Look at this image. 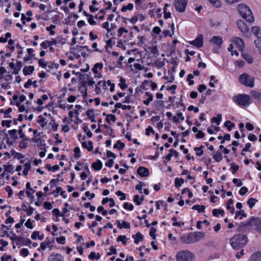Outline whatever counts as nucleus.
<instances>
[{"label":"nucleus","mask_w":261,"mask_h":261,"mask_svg":"<svg viewBox=\"0 0 261 261\" xmlns=\"http://www.w3.org/2000/svg\"><path fill=\"white\" fill-rule=\"evenodd\" d=\"M251 96L254 99H259L260 98V93L255 91H251L250 92Z\"/></svg>","instance_id":"a19ab883"},{"label":"nucleus","mask_w":261,"mask_h":261,"mask_svg":"<svg viewBox=\"0 0 261 261\" xmlns=\"http://www.w3.org/2000/svg\"><path fill=\"white\" fill-rule=\"evenodd\" d=\"M133 8H134L133 4L132 3H129L126 6H123L122 7L121 10L122 12H125L127 10L131 11L133 10Z\"/></svg>","instance_id":"e433bc0d"},{"label":"nucleus","mask_w":261,"mask_h":261,"mask_svg":"<svg viewBox=\"0 0 261 261\" xmlns=\"http://www.w3.org/2000/svg\"><path fill=\"white\" fill-rule=\"evenodd\" d=\"M65 237L64 236H61L59 238H56V241L61 244L64 245L65 244Z\"/></svg>","instance_id":"5fc2aeb1"},{"label":"nucleus","mask_w":261,"mask_h":261,"mask_svg":"<svg viewBox=\"0 0 261 261\" xmlns=\"http://www.w3.org/2000/svg\"><path fill=\"white\" fill-rule=\"evenodd\" d=\"M212 214L215 217H219L220 214L223 216L224 214V211L222 209H214L212 211Z\"/></svg>","instance_id":"393cba45"},{"label":"nucleus","mask_w":261,"mask_h":261,"mask_svg":"<svg viewBox=\"0 0 261 261\" xmlns=\"http://www.w3.org/2000/svg\"><path fill=\"white\" fill-rule=\"evenodd\" d=\"M233 43L238 46L239 49L241 51L245 48L244 42L241 38L239 37L236 38Z\"/></svg>","instance_id":"f8f14e48"},{"label":"nucleus","mask_w":261,"mask_h":261,"mask_svg":"<svg viewBox=\"0 0 261 261\" xmlns=\"http://www.w3.org/2000/svg\"><path fill=\"white\" fill-rule=\"evenodd\" d=\"M211 42L220 47L223 43L222 38L220 36H214L211 40Z\"/></svg>","instance_id":"4468645a"},{"label":"nucleus","mask_w":261,"mask_h":261,"mask_svg":"<svg viewBox=\"0 0 261 261\" xmlns=\"http://www.w3.org/2000/svg\"><path fill=\"white\" fill-rule=\"evenodd\" d=\"M11 122V120H3L2 121V125L3 126H7V127H10L11 126L10 124Z\"/></svg>","instance_id":"69168bd1"},{"label":"nucleus","mask_w":261,"mask_h":261,"mask_svg":"<svg viewBox=\"0 0 261 261\" xmlns=\"http://www.w3.org/2000/svg\"><path fill=\"white\" fill-rule=\"evenodd\" d=\"M97 211L98 213H100L101 212L102 213V215L103 216H106L107 215V213H108V212L107 210H105L104 209V207L102 206H99L98 207H97Z\"/></svg>","instance_id":"09e8293b"},{"label":"nucleus","mask_w":261,"mask_h":261,"mask_svg":"<svg viewBox=\"0 0 261 261\" xmlns=\"http://www.w3.org/2000/svg\"><path fill=\"white\" fill-rule=\"evenodd\" d=\"M18 133L20 135V138L23 139H24V140H28V138H27L25 135L23 133L22 129L21 128V127H19V129L17 130Z\"/></svg>","instance_id":"3c124183"},{"label":"nucleus","mask_w":261,"mask_h":261,"mask_svg":"<svg viewBox=\"0 0 261 261\" xmlns=\"http://www.w3.org/2000/svg\"><path fill=\"white\" fill-rule=\"evenodd\" d=\"M22 63L20 61H17L15 65V68L14 69L13 73L15 74H17L20 70L22 67Z\"/></svg>","instance_id":"bb28decb"},{"label":"nucleus","mask_w":261,"mask_h":261,"mask_svg":"<svg viewBox=\"0 0 261 261\" xmlns=\"http://www.w3.org/2000/svg\"><path fill=\"white\" fill-rule=\"evenodd\" d=\"M251 145L250 143H248L245 145V147L242 149V151L241 152V155L244 156L245 155V153L244 152L245 151H249V148L251 147Z\"/></svg>","instance_id":"a18cd8bd"},{"label":"nucleus","mask_w":261,"mask_h":261,"mask_svg":"<svg viewBox=\"0 0 261 261\" xmlns=\"http://www.w3.org/2000/svg\"><path fill=\"white\" fill-rule=\"evenodd\" d=\"M173 121L176 123L177 124L179 123L178 119H180L181 121H184L185 119L184 117L182 115V114L181 113H177L176 114V116H173L172 118Z\"/></svg>","instance_id":"6ab92c4d"},{"label":"nucleus","mask_w":261,"mask_h":261,"mask_svg":"<svg viewBox=\"0 0 261 261\" xmlns=\"http://www.w3.org/2000/svg\"><path fill=\"white\" fill-rule=\"evenodd\" d=\"M50 242L49 241H45L42 242L40 244V247L38 249V251H40L41 249L44 250L47 247H49V245Z\"/></svg>","instance_id":"473e14b6"},{"label":"nucleus","mask_w":261,"mask_h":261,"mask_svg":"<svg viewBox=\"0 0 261 261\" xmlns=\"http://www.w3.org/2000/svg\"><path fill=\"white\" fill-rule=\"evenodd\" d=\"M238 10L242 17L248 22L254 21L252 12L249 7L244 4L238 5Z\"/></svg>","instance_id":"f03ea898"},{"label":"nucleus","mask_w":261,"mask_h":261,"mask_svg":"<svg viewBox=\"0 0 261 261\" xmlns=\"http://www.w3.org/2000/svg\"><path fill=\"white\" fill-rule=\"evenodd\" d=\"M232 99L239 106L244 107H247L252 101L250 96L245 94H239L233 97Z\"/></svg>","instance_id":"7ed1b4c3"},{"label":"nucleus","mask_w":261,"mask_h":261,"mask_svg":"<svg viewBox=\"0 0 261 261\" xmlns=\"http://www.w3.org/2000/svg\"><path fill=\"white\" fill-rule=\"evenodd\" d=\"M242 57L249 64L252 63L253 61V58L247 54H242Z\"/></svg>","instance_id":"4c0bfd02"},{"label":"nucleus","mask_w":261,"mask_h":261,"mask_svg":"<svg viewBox=\"0 0 261 261\" xmlns=\"http://www.w3.org/2000/svg\"><path fill=\"white\" fill-rule=\"evenodd\" d=\"M53 214L57 217H64V214H61L58 208H54L52 211Z\"/></svg>","instance_id":"680f3d73"},{"label":"nucleus","mask_w":261,"mask_h":261,"mask_svg":"<svg viewBox=\"0 0 261 261\" xmlns=\"http://www.w3.org/2000/svg\"><path fill=\"white\" fill-rule=\"evenodd\" d=\"M5 171H7L10 173L14 172V167L12 165L8 164L7 165H4Z\"/></svg>","instance_id":"ea45409f"},{"label":"nucleus","mask_w":261,"mask_h":261,"mask_svg":"<svg viewBox=\"0 0 261 261\" xmlns=\"http://www.w3.org/2000/svg\"><path fill=\"white\" fill-rule=\"evenodd\" d=\"M116 194L118 196H120V200H124L126 199V195L120 191H117L116 192Z\"/></svg>","instance_id":"49530a36"},{"label":"nucleus","mask_w":261,"mask_h":261,"mask_svg":"<svg viewBox=\"0 0 261 261\" xmlns=\"http://www.w3.org/2000/svg\"><path fill=\"white\" fill-rule=\"evenodd\" d=\"M187 240L189 244H192L195 242L193 232L189 233L187 234Z\"/></svg>","instance_id":"7c9ffc66"},{"label":"nucleus","mask_w":261,"mask_h":261,"mask_svg":"<svg viewBox=\"0 0 261 261\" xmlns=\"http://www.w3.org/2000/svg\"><path fill=\"white\" fill-rule=\"evenodd\" d=\"M254 42L256 47L258 48L259 53L261 54V40L260 39H257L255 40Z\"/></svg>","instance_id":"603ef678"},{"label":"nucleus","mask_w":261,"mask_h":261,"mask_svg":"<svg viewBox=\"0 0 261 261\" xmlns=\"http://www.w3.org/2000/svg\"><path fill=\"white\" fill-rule=\"evenodd\" d=\"M222 120V115L221 114H218L217 115V117H213L212 119V123H216L217 125H219L221 121Z\"/></svg>","instance_id":"cd10ccee"},{"label":"nucleus","mask_w":261,"mask_h":261,"mask_svg":"<svg viewBox=\"0 0 261 261\" xmlns=\"http://www.w3.org/2000/svg\"><path fill=\"white\" fill-rule=\"evenodd\" d=\"M224 126L226 127L227 128V129L228 131H230L231 129V128L234 127L235 126V124L233 123H232L230 121H226L224 123Z\"/></svg>","instance_id":"c9c22d12"},{"label":"nucleus","mask_w":261,"mask_h":261,"mask_svg":"<svg viewBox=\"0 0 261 261\" xmlns=\"http://www.w3.org/2000/svg\"><path fill=\"white\" fill-rule=\"evenodd\" d=\"M194 239L195 242L200 241L204 237V233L202 231L194 232Z\"/></svg>","instance_id":"a211bd4d"},{"label":"nucleus","mask_w":261,"mask_h":261,"mask_svg":"<svg viewBox=\"0 0 261 261\" xmlns=\"http://www.w3.org/2000/svg\"><path fill=\"white\" fill-rule=\"evenodd\" d=\"M171 134L175 138L174 139L175 142H174V144H173V147H177V146L178 145V141H179L178 136H179V135L176 134V132H174V131H171Z\"/></svg>","instance_id":"a878e982"},{"label":"nucleus","mask_w":261,"mask_h":261,"mask_svg":"<svg viewBox=\"0 0 261 261\" xmlns=\"http://www.w3.org/2000/svg\"><path fill=\"white\" fill-rule=\"evenodd\" d=\"M150 133L154 134L155 132L151 126H148V127L146 129L145 134L146 136H149Z\"/></svg>","instance_id":"864d4df0"},{"label":"nucleus","mask_w":261,"mask_h":261,"mask_svg":"<svg viewBox=\"0 0 261 261\" xmlns=\"http://www.w3.org/2000/svg\"><path fill=\"white\" fill-rule=\"evenodd\" d=\"M145 95L148 97L147 99L143 101V103L146 106L149 105L150 101L153 100L152 95L148 92H145Z\"/></svg>","instance_id":"4be33fe9"},{"label":"nucleus","mask_w":261,"mask_h":261,"mask_svg":"<svg viewBox=\"0 0 261 261\" xmlns=\"http://www.w3.org/2000/svg\"><path fill=\"white\" fill-rule=\"evenodd\" d=\"M123 207L125 209H128L129 211H133L134 209V205L132 204H129L127 202H125L123 204Z\"/></svg>","instance_id":"4d7b16f0"},{"label":"nucleus","mask_w":261,"mask_h":261,"mask_svg":"<svg viewBox=\"0 0 261 261\" xmlns=\"http://www.w3.org/2000/svg\"><path fill=\"white\" fill-rule=\"evenodd\" d=\"M184 179L182 178H178V177H176L175 178V182H174V185H175V187L176 188H179L181 185L182 184H184Z\"/></svg>","instance_id":"c756f323"},{"label":"nucleus","mask_w":261,"mask_h":261,"mask_svg":"<svg viewBox=\"0 0 261 261\" xmlns=\"http://www.w3.org/2000/svg\"><path fill=\"white\" fill-rule=\"evenodd\" d=\"M192 210H197L198 213H203L205 209V206L203 205H194L192 208Z\"/></svg>","instance_id":"5701e85b"},{"label":"nucleus","mask_w":261,"mask_h":261,"mask_svg":"<svg viewBox=\"0 0 261 261\" xmlns=\"http://www.w3.org/2000/svg\"><path fill=\"white\" fill-rule=\"evenodd\" d=\"M251 230L254 229L261 232V219L258 217H251L247 220Z\"/></svg>","instance_id":"39448f33"},{"label":"nucleus","mask_w":261,"mask_h":261,"mask_svg":"<svg viewBox=\"0 0 261 261\" xmlns=\"http://www.w3.org/2000/svg\"><path fill=\"white\" fill-rule=\"evenodd\" d=\"M150 82H151V81H148L145 80L143 82L142 84L140 87L143 89H148V88H146V87L149 86V84Z\"/></svg>","instance_id":"c03bdc74"},{"label":"nucleus","mask_w":261,"mask_h":261,"mask_svg":"<svg viewBox=\"0 0 261 261\" xmlns=\"http://www.w3.org/2000/svg\"><path fill=\"white\" fill-rule=\"evenodd\" d=\"M50 43L48 40H46L45 41L42 42L40 45L44 49H46L49 46H50Z\"/></svg>","instance_id":"0e129e2a"},{"label":"nucleus","mask_w":261,"mask_h":261,"mask_svg":"<svg viewBox=\"0 0 261 261\" xmlns=\"http://www.w3.org/2000/svg\"><path fill=\"white\" fill-rule=\"evenodd\" d=\"M128 33V31L123 27L120 28L118 30V36L120 37L122 36V33Z\"/></svg>","instance_id":"6e6d98bb"},{"label":"nucleus","mask_w":261,"mask_h":261,"mask_svg":"<svg viewBox=\"0 0 261 261\" xmlns=\"http://www.w3.org/2000/svg\"><path fill=\"white\" fill-rule=\"evenodd\" d=\"M48 261H64L63 256L59 253H51L48 258Z\"/></svg>","instance_id":"9d476101"},{"label":"nucleus","mask_w":261,"mask_h":261,"mask_svg":"<svg viewBox=\"0 0 261 261\" xmlns=\"http://www.w3.org/2000/svg\"><path fill=\"white\" fill-rule=\"evenodd\" d=\"M177 261H192L194 255L188 250H182L176 254Z\"/></svg>","instance_id":"20e7f679"},{"label":"nucleus","mask_w":261,"mask_h":261,"mask_svg":"<svg viewBox=\"0 0 261 261\" xmlns=\"http://www.w3.org/2000/svg\"><path fill=\"white\" fill-rule=\"evenodd\" d=\"M128 240V239L125 236H119L117 239L116 241L119 242H122V244L124 245H125L126 244V241Z\"/></svg>","instance_id":"72a5a7b5"},{"label":"nucleus","mask_w":261,"mask_h":261,"mask_svg":"<svg viewBox=\"0 0 261 261\" xmlns=\"http://www.w3.org/2000/svg\"><path fill=\"white\" fill-rule=\"evenodd\" d=\"M251 231L248 222L247 221L241 222L237 228V231L241 233H247Z\"/></svg>","instance_id":"6e6552de"},{"label":"nucleus","mask_w":261,"mask_h":261,"mask_svg":"<svg viewBox=\"0 0 261 261\" xmlns=\"http://www.w3.org/2000/svg\"><path fill=\"white\" fill-rule=\"evenodd\" d=\"M27 140H24V139H23L22 141H21L19 145V147L21 149H25L27 146H28V143L26 142Z\"/></svg>","instance_id":"052dcab7"},{"label":"nucleus","mask_w":261,"mask_h":261,"mask_svg":"<svg viewBox=\"0 0 261 261\" xmlns=\"http://www.w3.org/2000/svg\"><path fill=\"white\" fill-rule=\"evenodd\" d=\"M196 46L198 48L201 47L203 46V37L202 34L198 35L197 37L195 39Z\"/></svg>","instance_id":"2eb2a0df"},{"label":"nucleus","mask_w":261,"mask_h":261,"mask_svg":"<svg viewBox=\"0 0 261 261\" xmlns=\"http://www.w3.org/2000/svg\"><path fill=\"white\" fill-rule=\"evenodd\" d=\"M261 258V252L258 251L253 253L250 257V260L251 261H256L260 260Z\"/></svg>","instance_id":"412c9836"},{"label":"nucleus","mask_w":261,"mask_h":261,"mask_svg":"<svg viewBox=\"0 0 261 261\" xmlns=\"http://www.w3.org/2000/svg\"><path fill=\"white\" fill-rule=\"evenodd\" d=\"M252 32L255 35L258 39L261 38V29L259 27L254 26L251 28Z\"/></svg>","instance_id":"dca6fc26"},{"label":"nucleus","mask_w":261,"mask_h":261,"mask_svg":"<svg viewBox=\"0 0 261 261\" xmlns=\"http://www.w3.org/2000/svg\"><path fill=\"white\" fill-rule=\"evenodd\" d=\"M213 157L216 162H220L223 159V155L220 150L214 151Z\"/></svg>","instance_id":"f3484780"},{"label":"nucleus","mask_w":261,"mask_h":261,"mask_svg":"<svg viewBox=\"0 0 261 261\" xmlns=\"http://www.w3.org/2000/svg\"><path fill=\"white\" fill-rule=\"evenodd\" d=\"M248 239L246 234H237L230 239V244L234 249L244 247L247 242Z\"/></svg>","instance_id":"f257e3e1"},{"label":"nucleus","mask_w":261,"mask_h":261,"mask_svg":"<svg viewBox=\"0 0 261 261\" xmlns=\"http://www.w3.org/2000/svg\"><path fill=\"white\" fill-rule=\"evenodd\" d=\"M125 147V144L121 142L120 140H118L117 143L113 146V148L115 149H118V150H121Z\"/></svg>","instance_id":"b1692460"},{"label":"nucleus","mask_w":261,"mask_h":261,"mask_svg":"<svg viewBox=\"0 0 261 261\" xmlns=\"http://www.w3.org/2000/svg\"><path fill=\"white\" fill-rule=\"evenodd\" d=\"M38 64L42 68H45L47 66V62H45L44 59H40L38 60Z\"/></svg>","instance_id":"13d9d810"},{"label":"nucleus","mask_w":261,"mask_h":261,"mask_svg":"<svg viewBox=\"0 0 261 261\" xmlns=\"http://www.w3.org/2000/svg\"><path fill=\"white\" fill-rule=\"evenodd\" d=\"M43 205L44 208L48 210H50L53 208L52 204L49 202H45Z\"/></svg>","instance_id":"338daca9"},{"label":"nucleus","mask_w":261,"mask_h":261,"mask_svg":"<svg viewBox=\"0 0 261 261\" xmlns=\"http://www.w3.org/2000/svg\"><path fill=\"white\" fill-rule=\"evenodd\" d=\"M92 167L95 170H100L102 167V162L98 160L96 162H94L92 164Z\"/></svg>","instance_id":"aec40b11"},{"label":"nucleus","mask_w":261,"mask_h":261,"mask_svg":"<svg viewBox=\"0 0 261 261\" xmlns=\"http://www.w3.org/2000/svg\"><path fill=\"white\" fill-rule=\"evenodd\" d=\"M257 201V200L253 198H250L248 199L247 201V204L249 205V207L250 208H252L254 205H255V203Z\"/></svg>","instance_id":"f704fd0d"},{"label":"nucleus","mask_w":261,"mask_h":261,"mask_svg":"<svg viewBox=\"0 0 261 261\" xmlns=\"http://www.w3.org/2000/svg\"><path fill=\"white\" fill-rule=\"evenodd\" d=\"M74 152L75 153L74 156L75 158H79L81 156L80 149L79 147H76L74 148Z\"/></svg>","instance_id":"e2e57ef3"},{"label":"nucleus","mask_w":261,"mask_h":261,"mask_svg":"<svg viewBox=\"0 0 261 261\" xmlns=\"http://www.w3.org/2000/svg\"><path fill=\"white\" fill-rule=\"evenodd\" d=\"M137 172L141 177H147L149 174L148 169L143 166H140L138 168Z\"/></svg>","instance_id":"9b49d317"},{"label":"nucleus","mask_w":261,"mask_h":261,"mask_svg":"<svg viewBox=\"0 0 261 261\" xmlns=\"http://www.w3.org/2000/svg\"><path fill=\"white\" fill-rule=\"evenodd\" d=\"M156 230L154 227H151L149 231V235L152 238V239L155 240L156 238V235L155 233L156 232Z\"/></svg>","instance_id":"37998d69"},{"label":"nucleus","mask_w":261,"mask_h":261,"mask_svg":"<svg viewBox=\"0 0 261 261\" xmlns=\"http://www.w3.org/2000/svg\"><path fill=\"white\" fill-rule=\"evenodd\" d=\"M45 120L46 118L42 117V116L40 115L39 116V119L37 120V122L40 123V125L42 127H44L46 124Z\"/></svg>","instance_id":"58836bf2"},{"label":"nucleus","mask_w":261,"mask_h":261,"mask_svg":"<svg viewBox=\"0 0 261 261\" xmlns=\"http://www.w3.org/2000/svg\"><path fill=\"white\" fill-rule=\"evenodd\" d=\"M231 168L232 169V173L235 174L237 171L239 170V167L234 163L231 164Z\"/></svg>","instance_id":"de8ad7c7"},{"label":"nucleus","mask_w":261,"mask_h":261,"mask_svg":"<svg viewBox=\"0 0 261 261\" xmlns=\"http://www.w3.org/2000/svg\"><path fill=\"white\" fill-rule=\"evenodd\" d=\"M248 192V189L246 187H243L239 191L241 195H244Z\"/></svg>","instance_id":"774afa93"},{"label":"nucleus","mask_w":261,"mask_h":261,"mask_svg":"<svg viewBox=\"0 0 261 261\" xmlns=\"http://www.w3.org/2000/svg\"><path fill=\"white\" fill-rule=\"evenodd\" d=\"M188 0H175V8L179 12L183 13L185 11Z\"/></svg>","instance_id":"0eeeda50"},{"label":"nucleus","mask_w":261,"mask_h":261,"mask_svg":"<svg viewBox=\"0 0 261 261\" xmlns=\"http://www.w3.org/2000/svg\"><path fill=\"white\" fill-rule=\"evenodd\" d=\"M133 201L136 203V205H141V201L140 200V196L138 195H136L134 196Z\"/></svg>","instance_id":"bf43d9fd"},{"label":"nucleus","mask_w":261,"mask_h":261,"mask_svg":"<svg viewBox=\"0 0 261 261\" xmlns=\"http://www.w3.org/2000/svg\"><path fill=\"white\" fill-rule=\"evenodd\" d=\"M209 2L216 8L221 7V3L219 0H208Z\"/></svg>","instance_id":"79ce46f5"},{"label":"nucleus","mask_w":261,"mask_h":261,"mask_svg":"<svg viewBox=\"0 0 261 261\" xmlns=\"http://www.w3.org/2000/svg\"><path fill=\"white\" fill-rule=\"evenodd\" d=\"M237 26L239 29L242 33L246 35V36L250 33L249 32V29L247 25L242 20H238L237 22Z\"/></svg>","instance_id":"1a4fd4ad"},{"label":"nucleus","mask_w":261,"mask_h":261,"mask_svg":"<svg viewBox=\"0 0 261 261\" xmlns=\"http://www.w3.org/2000/svg\"><path fill=\"white\" fill-rule=\"evenodd\" d=\"M254 77L244 73L240 76V82L244 85L253 87L254 86Z\"/></svg>","instance_id":"423d86ee"},{"label":"nucleus","mask_w":261,"mask_h":261,"mask_svg":"<svg viewBox=\"0 0 261 261\" xmlns=\"http://www.w3.org/2000/svg\"><path fill=\"white\" fill-rule=\"evenodd\" d=\"M241 215V217L240 218V219L241 220L242 219V217H247V214L245 213L244 210H240L239 211H237L236 213V215L234 216V219H237L239 216Z\"/></svg>","instance_id":"c85d7f7f"},{"label":"nucleus","mask_w":261,"mask_h":261,"mask_svg":"<svg viewBox=\"0 0 261 261\" xmlns=\"http://www.w3.org/2000/svg\"><path fill=\"white\" fill-rule=\"evenodd\" d=\"M35 70L33 66H24L23 69V73L24 75L31 74Z\"/></svg>","instance_id":"ddd939ff"},{"label":"nucleus","mask_w":261,"mask_h":261,"mask_svg":"<svg viewBox=\"0 0 261 261\" xmlns=\"http://www.w3.org/2000/svg\"><path fill=\"white\" fill-rule=\"evenodd\" d=\"M61 191H63L62 188L60 187H57L56 190L51 192V194L54 195L55 197H56L58 196L59 193H61Z\"/></svg>","instance_id":"8fccbe9b"},{"label":"nucleus","mask_w":261,"mask_h":261,"mask_svg":"<svg viewBox=\"0 0 261 261\" xmlns=\"http://www.w3.org/2000/svg\"><path fill=\"white\" fill-rule=\"evenodd\" d=\"M125 82H126V81H125V79H124L122 77H121V78L120 79V83L119 84V86H120V88L122 90L125 89L127 87V85H126Z\"/></svg>","instance_id":"2f4dec72"}]
</instances>
